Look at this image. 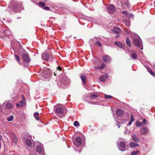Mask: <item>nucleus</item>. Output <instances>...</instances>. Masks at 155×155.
I'll list each match as a JSON object with an SVG mask.
<instances>
[{
	"instance_id": "nucleus-1",
	"label": "nucleus",
	"mask_w": 155,
	"mask_h": 155,
	"mask_svg": "<svg viewBox=\"0 0 155 155\" xmlns=\"http://www.w3.org/2000/svg\"><path fill=\"white\" fill-rule=\"evenodd\" d=\"M8 7L12 11L14 12L24 9L21 2H18L14 1L10 2Z\"/></svg>"
},
{
	"instance_id": "nucleus-2",
	"label": "nucleus",
	"mask_w": 155,
	"mask_h": 155,
	"mask_svg": "<svg viewBox=\"0 0 155 155\" xmlns=\"http://www.w3.org/2000/svg\"><path fill=\"white\" fill-rule=\"evenodd\" d=\"M132 43L134 46L139 48L141 50L143 49L142 41L140 37L137 35L136 37L133 38Z\"/></svg>"
},
{
	"instance_id": "nucleus-3",
	"label": "nucleus",
	"mask_w": 155,
	"mask_h": 155,
	"mask_svg": "<svg viewBox=\"0 0 155 155\" xmlns=\"http://www.w3.org/2000/svg\"><path fill=\"white\" fill-rule=\"evenodd\" d=\"M117 147L120 150L125 151L126 150V147L125 142L123 141H120L119 143L117 144Z\"/></svg>"
},
{
	"instance_id": "nucleus-4",
	"label": "nucleus",
	"mask_w": 155,
	"mask_h": 155,
	"mask_svg": "<svg viewBox=\"0 0 155 155\" xmlns=\"http://www.w3.org/2000/svg\"><path fill=\"white\" fill-rule=\"evenodd\" d=\"M42 58L43 60L46 61L49 60L51 61V59H53V57L52 55H49L48 53H44L42 54Z\"/></svg>"
},
{
	"instance_id": "nucleus-5",
	"label": "nucleus",
	"mask_w": 155,
	"mask_h": 155,
	"mask_svg": "<svg viewBox=\"0 0 155 155\" xmlns=\"http://www.w3.org/2000/svg\"><path fill=\"white\" fill-rule=\"evenodd\" d=\"M73 143L76 147H78L81 143L82 139L80 137H77L75 139V141H73Z\"/></svg>"
},
{
	"instance_id": "nucleus-6",
	"label": "nucleus",
	"mask_w": 155,
	"mask_h": 155,
	"mask_svg": "<svg viewBox=\"0 0 155 155\" xmlns=\"http://www.w3.org/2000/svg\"><path fill=\"white\" fill-rule=\"evenodd\" d=\"M107 9L108 13H113L115 12L116 8L114 5L110 4L107 7Z\"/></svg>"
},
{
	"instance_id": "nucleus-7",
	"label": "nucleus",
	"mask_w": 155,
	"mask_h": 155,
	"mask_svg": "<svg viewBox=\"0 0 155 155\" xmlns=\"http://www.w3.org/2000/svg\"><path fill=\"white\" fill-rule=\"evenodd\" d=\"M37 151L39 154H42L41 155H45L42 146L38 145L36 147Z\"/></svg>"
},
{
	"instance_id": "nucleus-8",
	"label": "nucleus",
	"mask_w": 155,
	"mask_h": 155,
	"mask_svg": "<svg viewBox=\"0 0 155 155\" xmlns=\"http://www.w3.org/2000/svg\"><path fill=\"white\" fill-rule=\"evenodd\" d=\"M148 129L147 127H144L141 128L140 133L142 134L145 135L148 133Z\"/></svg>"
},
{
	"instance_id": "nucleus-9",
	"label": "nucleus",
	"mask_w": 155,
	"mask_h": 155,
	"mask_svg": "<svg viewBox=\"0 0 155 155\" xmlns=\"http://www.w3.org/2000/svg\"><path fill=\"white\" fill-rule=\"evenodd\" d=\"M22 58L23 60L25 62H28L31 61L29 54H22Z\"/></svg>"
},
{
	"instance_id": "nucleus-10",
	"label": "nucleus",
	"mask_w": 155,
	"mask_h": 155,
	"mask_svg": "<svg viewBox=\"0 0 155 155\" xmlns=\"http://www.w3.org/2000/svg\"><path fill=\"white\" fill-rule=\"evenodd\" d=\"M55 112L58 114H62L64 112V110L62 107H59L56 108Z\"/></svg>"
},
{
	"instance_id": "nucleus-11",
	"label": "nucleus",
	"mask_w": 155,
	"mask_h": 155,
	"mask_svg": "<svg viewBox=\"0 0 155 155\" xmlns=\"http://www.w3.org/2000/svg\"><path fill=\"white\" fill-rule=\"evenodd\" d=\"M12 47L14 49H17L18 45L20 46V43L19 42H17L15 40L11 42Z\"/></svg>"
},
{
	"instance_id": "nucleus-12",
	"label": "nucleus",
	"mask_w": 155,
	"mask_h": 155,
	"mask_svg": "<svg viewBox=\"0 0 155 155\" xmlns=\"http://www.w3.org/2000/svg\"><path fill=\"white\" fill-rule=\"evenodd\" d=\"M102 59L106 63L110 62L111 59L110 57L108 55H104L102 57Z\"/></svg>"
},
{
	"instance_id": "nucleus-13",
	"label": "nucleus",
	"mask_w": 155,
	"mask_h": 155,
	"mask_svg": "<svg viewBox=\"0 0 155 155\" xmlns=\"http://www.w3.org/2000/svg\"><path fill=\"white\" fill-rule=\"evenodd\" d=\"M11 139L13 142L16 143L17 142L18 138L14 133H12L10 135Z\"/></svg>"
},
{
	"instance_id": "nucleus-14",
	"label": "nucleus",
	"mask_w": 155,
	"mask_h": 155,
	"mask_svg": "<svg viewBox=\"0 0 155 155\" xmlns=\"http://www.w3.org/2000/svg\"><path fill=\"white\" fill-rule=\"evenodd\" d=\"M116 113L118 116H121L123 114V111L121 109L119 108L117 110Z\"/></svg>"
},
{
	"instance_id": "nucleus-15",
	"label": "nucleus",
	"mask_w": 155,
	"mask_h": 155,
	"mask_svg": "<svg viewBox=\"0 0 155 155\" xmlns=\"http://www.w3.org/2000/svg\"><path fill=\"white\" fill-rule=\"evenodd\" d=\"M3 33L6 36H10L12 34L9 30H5L3 31Z\"/></svg>"
},
{
	"instance_id": "nucleus-16",
	"label": "nucleus",
	"mask_w": 155,
	"mask_h": 155,
	"mask_svg": "<svg viewBox=\"0 0 155 155\" xmlns=\"http://www.w3.org/2000/svg\"><path fill=\"white\" fill-rule=\"evenodd\" d=\"M114 44L120 48H123L124 47V45L120 42L115 41Z\"/></svg>"
},
{
	"instance_id": "nucleus-17",
	"label": "nucleus",
	"mask_w": 155,
	"mask_h": 155,
	"mask_svg": "<svg viewBox=\"0 0 155 155\" xmlns=\"http://www.w3.org/2000/svg\"><path fill=\"white\" fill-rule=\"evenodd\" d=\"M132 138L134 141L136 143H138L140 140V139L136 136L135 134H134L132 136Z\"/></svg>"
},
{
	"instance_id": "nucleus-18",
	"label": "nucleus",
	"mask_w": 155,
	"mask_h": 155,
	"mask_svg": "<svg viewBox=\"0 0 155 155\" xmlns=\"http://www.w3.org/2000/svg\"><path fill=\"white\" fill-rule=\"evenodd\" d=\"M80 78L81 80L82 83L84 84H85L86 81V78L85 76L84 75H81L80 76Z\"/></svg>"
},
{
	"instance_id": "nucleus-19",
	"label": "nucleus",
	"mask_w": 155,
	"mask_h": 155,
	"mask_svg": "<svg viewBox=\"0 0 155 155\" xmlns=\"http://www.w3.org/2000/svg\"><path fill=\"white\" fill-rule=\"evenodd\" d=\"M129 145L130 147L131 148H133L136 146L138 147L139 146V145L138 144L134 143V142H130V143Z\"/></svg>"
},
{
	"instance_id": "nucleus-20",
	"label": "nucleus",
	"mask_w": 155,
	"mask_h": 155,
	"mask_svg": "<svg viewBox=\"0 0 155 155\" xmlns=\"http://www.w3.org/2000/svg\"><path fill=\"white\" fill-rule=\"evenodd\" d=\"M120 30V29L119 28L117 27H116L114 28L113 31L115 33L118 34L119 33Z\"/></svg>"
},
{
	"instance_id": "nucleus-21",
	"label": "nucleus",
	"mask_w": 155,
	"mask_h": 155,
	"mask_svg": "<svg viewBox=\"0 0 155 155\" xmlns=\"http://www.w3.org/2000/svg\"><path fill=\"white\" fill-rule=\"evenodd\" d=\"M132 51L134 53L131 54V57L134 60L136 59L137 57V55L135 53V52L133 50H132Z\"/></svg>"
},
{
	"instance_id": "nucleus-22",
	"label": "nucleus",
	"mask_w": 155,
	"mask_h": 155,
	"mask_svg": "<svg viewBox=\"0 0 155 155\" xmlns=\"http://www.w3.org/2000/svg\"><path fill=\"white\" fill-rule=\"evenodd\" d=\"M25 143L27 146L29 147L31 145V142L30 140L27 139L25 141Z\"/></svg>"
},
{
	"instance_id": "nucleus-23",
	"label": "nucleus",
	"mask_w": 155,
	"mask_h": 155,
	"mask_svg": "<svg viewBox=\"0 0 155 155\" xmlns=\"http://www.w3.org/2000/svg\"><path fill=\"white\" fill-rule=\"evenodd\" d=\"M126 43L129 47H130L131 46L130 40L129 38H127L126 40Z\"/></svg>"
},
{
	"instance_id": "nucleus-24",
	"label": "nucleus",
	"mask_w": 155,
	"mask_h": 155,
	"mask_svg": "<svg viewBox=\"0 0 155 155\" xmlns=\"http://www.w3.org/2000/svg\"><path fill=\"white\" fill-rule=\"evenodd\" d=\"M39 113L38 112H35L34 113V117L37 120H39Z\"/></svg>"
},
{
	"instance_id": "nucleus-25",
	"label": "nucleus",
	"mask_w": 155,
	"mask_h": 155,
	"mask_svg": "<svg viewBox=\"0 0 155 155\" xmlns=\"http://www.w3.org/2000/svg\"><path fill=\"white\" fill-rule=\"evenodd\" d=\"M5 104L6 107L8 108L11 109L13 107L12 105L9 103H7Z\"/></svg>"
},
{
	"instance_id": "nucleus-26",
	"label": "nucleus",
	"mask_w": 155,
	"mask_h": 155,
	"mask_svg": "<svg viewBox=\"0 0 155 155\" xmlns=\"http://www.w3.org/2000/svg\"><path fill=\"white\" fill-rule=\"evenodd\" d=\"M136 125L137 127H140L142 126L143 124L141 122H140L139 121H137L136 122Z\"/></svg>"
},
{
	"instance_id": "nucleus-27",
	"label": "nucleus",
	"mask_w": 155,
	"mask_h": 155,
	"mask_svg": "<svg viewBox=\"0 0 155 155\" xmlns=\"http://www.w3.org/2000/svg\"><path fill=\"white\" fill-rule=\"evenodd\" d=\"M147 70L150 73L153 75V76L155 77V74L154 73L153 71H152V70L150 68H147Z\"/></svg>"
},
{
	"instance_id": "nucleus-28",
	"label": "nucleus",
	"mask_w": 155,
	"mask_h": 155,
	"mask_svg": "<svg viewBox=\"0 0 155 155\" xmlns=\"http://www.w3.org/2000/svg\"><path fill=\"white\" fill-rule=\"evenodd\" d=\"M15 59L16 60V61H18L19 64V61H20V58L16 54H15Z\"/></svg>"
},
{
	"instance_id": "nucleus-29",
	"label": "nucleus",
	"mask_w": 155,
	"mask_h": 155,
	"mask_svg": "<svg viewBox=\"0 0 155 155\" xmlns=\"http://www.w3.org/2000/svg\"><path fill=\"white\" fill-rule=\"evenodd\" d=\"M98 97V95L97 94H94L91 95L90 96V98L93 99L94 98L97 97Z\"/></svg>"
},
{
	"instance_id": "nucleus-30",
	"label": "nucleus",
	"mask_w": 155,
	"mask_h": 155,
	"mask_svg": "<svg viewBox=\"0 0 155 155\" xmlns=\"http://www.w3.org/2000/svg\"><path fill=\"white\" fill-rule=\"evenodd\" d=\"M13 119V116L12 115H10V116L7 118V120L8 121H12Z\"/></svg>"
},
{
	"instance_id": "nucleus-31",
	"label": "nucleus",
	"mask_w": 155,
	"mask_h": 155,
	"mask_svg": "<svg viewBox=\"0 0 155 155\" xmlns=\"http://www.w3.org/2000/svg\"><path fill=\"white\" fill-rule=\"evenodd\" d=\"M20 107H24L25 105L24 101H21L20 102Z\"/></svg>"
},
{
	"instance_id": "nucleus-32",
	"label": "nucleus",
	"mask_w": 155,
	"mask_h": 155,
	"mask_svg": "<svg viewBox=\"0 0 155 155\" xmlns=\"http://www.w3.org/2000/svg\"><path fill=\"white\" fill-rule=\"evenodd\" d=\"M100 80L101 81L104 82L105 81V78L104 76H101L100 78Z\"/></svg>"
},
{
	"instance_id": "nucleus-33",
	"label": "nucleus",
	"mask_w": 155,
	"mask_h": 155,
	"mask_svg": "<svg viewBox=\"0 0 155 155\" xmlns=\"http://www.w3.org/2000/svg\"><path fill=\"white\" fill-rule=\"evenodd\" d=\"M74 125L75 127H77L79 125V123L78 121H75L74 123Z\"/></svg>"
},
{
	"instance_id": "nucleus-34",
	"label": "nucleus",
	"mask_w": 155,
	"mask_h": 155,
	"mask_svg": "<svg viewBox=\"0 0 155 155\" xmlns=\"http://www.w3.org/2000/svg\"><path fill=\"white\" fill-rule=\"evenodd\" d=\"M139 152V151L137 150L135 151H133L131 152V155H137Z\"/></svg>"
},
{
	"instance_id": "nucleus-35",
	"label": "nucleus",
	"mask_w": 155,
	"mask_h": 155,
	"mask_svg": "<svg viewBox=\"0 0 155 155\" xmlns=\"http://www.w3.org/2000/svg\"><path fill=\"white\" fill-rule=\"evenodd\" d=\"M124 22L127 26H130V24L129 21L127 20H125Z\"/></svg>"
},
{
	"instance_id": "nucleus-36",
	"label": "nucleus",
	"mask_w": 155,
	"mask_h": 155,
	"mask_svg": "<svg viewBox=\"0 0 155 155\" xmlns=\"http://www.w3.org/2000/svg\"><path fill=\"white\" fill-rule=\"evenodd\" d=\"M143 123L145 125H147L148 123L147 122V120L145 119H144L143 120Z\"/></svg>"
},
{
	"instance_id": "nucleus-37",
	"label": "nucleus",
	"mask_w": 155,
	"mask_h": 155,
	"mask_svg": "<svg viewBox=\"0 0 155 155\" xmlns=\"http://www.w3.org/2000/svg\"><path fill=\"white\" fill-rule=\"evenodd\" d=\"M105 97L107 99H110L112 98V96L110 95H105Z\"/></svg>"
},
{
	"instance_id": "nucleus-38",
	"label": "nucleus",
	"mask_w": 155,
	"mask_h": 155,
	"mask_svg": "<svg viewBox=\"0 0 155 155\" xmlns=\"http://www.w3.org/2000/svg\"><path fill=\"white\" fill-rule=\"evenodd\" d=\"M105 66V64L104 63H102L101 64V66L100 67V69H102L104 68Z\"/></svg>"
},
{
	"instance_id": "nucleus-39",
	"label": "nucleus",
	"mask_w": 155,
	"mask_h": 155,
	"mask_svg": "<svg viewBox=\"0 0 155 155\" xmlns=\"http://www.w3.org/2000/svg\"><path fill=\"white\" fill-rule=\"evenodd\" d=\"M125 4V5L127 6V7H129V5L128 3V2L127 0H126V1L124 2Z\"/></svg>"
},
{
	"instance_id": "nucleus-40",
	"label": "nucleus",
	"mask_w": 155,
	"mask_h": 155,
	"mask_svg": "<svg viewBox=\"0 0 155 155\" xmlns=\"http://www.w3.org/2000/svg\"><path fill=\"white\" fill-rule=\"evenodd\" d=\"M39 5L42 7H44L45 5V4L42 2H40L39 3Z\"/></svg>"
},
{
	"instance_id": "nucleus-41",
	"label": "nucleus",
	"mask_w": 155,
	"mask_h": 155,
	"mask_svg": "<svg viewBox=\"0 0 155 155\" xmlns=\"http://www.w3.org/2000/svg\"><path fill=\"white\" fill-rule=\"evenodd\" d=\"M130 120L132 122L134 120L133 116L132 115H131L130 116Z\"/></svg>"
},
{
	"instance_id": "nucleus-42",
	"label": "nucleus",
	"mask_w": 155,
	"mask_h": 155,
	"mask_svg": "<svg viewBox=\"0 0 155 155\" xmlns=\"http://www.w3.org/2000/svg\"><path fill=\"white\" fill-rule=\"evenodd\" d=\"M96 44L97 45L99 46H101V44L100 43L99 41H97L96 42Z\"/></svg>"
},
{
	"instance_id": "nucleus-43",
	"label": "nucleus",
	"mask_w": 155,
	"mask_h": 155,
	"mask_svg": "<svg viewBox=\"0 0 155 155\" xmlns=\"http://www.w3.org/2000/svg\"><path fill=\"white\" fill-rule=\"evenodd\" d=\"M122 13L123 14L125 15H127V12L126 11H123Z\"/></svg>"
},
{
	"instance_id": "nucleus-44",
	"label": "nucleus",
	"mask_w": 155,
	"mask_h": 155,
	"mask_svg": "<svg viewBox=\"0 0 155 155\" xmlns=\"http://www.w3.org/2000/svg\"><path fill=\"white\" fill-rule=\"evenodd\" d=\"M44 9L46 10H48L49 9V8L48 7L46 6L44 7Z\"/></svg>"
},
{
	"instance_id": "nucleus-45",
	"label": "nucleus",
	"mask_w": 155,
	"mask_h": 155,
	"mask_svg": "<svg viewBox=\"0 0 155 155\" xmlns=\"http://www.w3.org/2000/svg\"><path fill=\"white\" fill-rule=\"evenodd\" d=\"M132 122L130 120V121H129L128 124V125H131V124H132Z\"/></svg>"
},
{
	"instance_id": "nucleus-46",
	"label": "nucleus",
	"mask_w": 155,
	"mask_h": 155,
	"mask_svg": "<svg viewBox=\"0 0 155 155\" xmlns=\"http://www.w3.org/2000/svg\"><path fill=\"white\" fill-rule=\"evenodd\" d=\"M117 35L115 36L116 38H119L120 35L119 33L117 34Z\"/></svg>"
},
{
	"instance_id": "nucleus-47",
	"label": "nucleus",
	"mask_w": 155,
	"mask_h": 155,
	"mask_svg": "<svg viewBox=\"0 0 155 155\" xmlns=\"http://www.w3.org/2000/svg\"><path fill=\"white\" fill-rule=\"evenodd\" d=\"M28 63H26L24 65V66L25 67H28Z\"/></svg>"
},
{
	"instance_id": "nucleus-48",
	"label": "nucleus",
	"mask_w": 155,
	"mask_h": 155,
	"mask_svg": "<svg viewBox=\"0 0 155 155\" xmlns=\"http://www.w3.org/2000/svg\"><path fill=\"white\" fill-rule=\"evenodd\" d=\"M104 78L105 77L106 78H107L108 77V74H105V76H104Z\"/></svg>"
},
{
	"instance_id": "nucleus-49",
	"label": "nucleus",
	"mask_w": 155,
	"mask_h": 155,
	"mask_svg": "<svg viewBox=\"0 0 155 155\" xmlns=\"http://www.w3.org/2000/svg\"><path fill=\"white\" fill-rule=\"evenodd\" d=\"M16 107H20V104L18 103L17 104H16Z\"/></svg>"
},
{
	"instance_id": "nucleus-50",
	"label": "nucleus",
	"mask_w": 155,
	"mask_h": 155,
	"mask_svg": "<svg viewBox=\"0 0 155 155\" xmlns=\"http://www.w3.org/2000/svg\"><path fill=\"white\" fill-rule=\"evenodd\" d=\"M57 69L58 70H59L60 71H61V68L59 66V67H57Z\"/></svg>"
},
{
	"instance_id": "nucleus-51",
	"label": "nucleus",
	"mask_w": 155,
	"mask_h": 155,
	"mask_svg": "<svg viewBox=\"0 0 155 155\" xmlns=\"http://www.w3.org/2000/svg\"><path fill=\"white\" fill-rule=\"evenodd\" d=\"M2 137L0 135V140H2Z\"/></svg>"
},
{
	"instance_id": "nucleus-52",
	"label": "nucleus",
	"mask_w": 155,
	"mask_h": 155,
	"mask_svg": "<svg viewBox=\"0 0 155 155\" xmlns=\"http://www.w3.org/2000/svg\"><path fill=\"white\" fill-rule=\"evenodd\" d=\"M117 125L118 126V128H120V125H119V124H117Z\"/></svg>"
},
{
	"instance_id": "nucleus-53",
	"label": "nucleus",
	"mask_w": 155,
	"mask_h": 155,
	"mask_svg": "<svg viewBox=\"0 0 155 155\" xmlns=\"http://www.w3.org/2000/svg\"><path fill=\"white\" fill-rule=\"evenodd\" d=\"M89 103H91L92 104H96V103H92L91 102H89Z\"/></svg>"
},
{
	"instance_id": "nucleus-54",
	"label": "nucleus",
	"mask_w": 155,
	"mask_h": 155,
	"mask_svg": "<svg viewBox=\"0 0 155 155\" xmlns=\"http://www.w3.org/2000/svg\"><path fill=\"white\" fill-rule=\"evenodd\" d=\"M54 75L56 76V74H55V73H54Z\"/></svg>"
},
{
	"instance_id": "nucleus-55",
	"label": "nucleus",
	"mask_w": 155,
	"mask_h": 155,
	"mask_svg": "<svg viewBox=\"0 0 155 155\" xmlns=\"http://www.w3.org/2000/svg\"><path fill=\"white\" fill-rule=\"evenodd\" d=\"M127 34H129V32H127Z\"/></svg>"
},
{
	"instance_id": "nucleus-56",
	"label": "nucleus",
	"mask_w": 155,
	"mask_h": 155,
	"mask_svg": "<svg viewBox=\"0 0 155 155\" xmlns=\"http://www.w3.org/2000/svg\"><path fill=\"white\" fill-rule=\"evenodd\" d=\"M0 37L1 38H2V37H0Z\"/></svg>"
}]
</instances>
